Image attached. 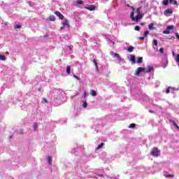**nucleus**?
I'll return each mask as SVG.
<instances>
[{"mask_svg": "<svg viewBox=\"0 0 179 179\" xmlns=\"http://www.w3.org/2000/svg\"><path fill=\"white\" fill-rule=\"evenodd\" d=\"M145 2H146V0H141V6L136 10V16L135 8L133 6L127 5V6L130 7L132 10L130 14V19H131L133 22H139V20H141L143 17V15L141 14V9L142 8V5H144V6H148V4L145 3Z\"/></svg>", "mask_w": 179, "mask_h": 179, "instance_id": "obj_1", "label": "nucleus"}, {"mask_svg": "<svg viewBox=\"0 0 179 179\" xmlns=\"http://www.w3.org/2000/svg\"><path fill=\"white\" fill-rule=\"evenodd\" d=\"M63 93L64 92H62V90L54 89L51 92L52 99H53L54 100H59Z\"/></svg>", "mask_w": 179, "mask_h": 179, "instance_id": "obj_2", "label": "nucleus"}, {"mask_svg": "<svg viewBox=\"0 0 179 179\" xmlns=\"http://www.w3.org/2000/svg\"><path fill=\"white\" fill-rule=\"evenodd\" d=\"M110 55H112L113 58H116L117 61L120 62V64H124V59H122L121 56H120V54L115 53L114 52H110Z\"/></svg>", "mask_w": 179, "mask_h": 179, "instance_id": "obj_3", "label": "nucleus"}, {"mask_svg": "<svg viewBox=\"0 0 179 179\" xmlns=\"http://www.w3.org/2000/svg\"><path fill=\"white\" fill-rule=\"evenodd\" d=\"M145 71H146L145 68L138 67L134 73V76H139V75H141L142 72H145Z\"/></svg>", "mask_w": 179, "mask_h": 179, "instance_id": "obj_4", "label": "nucleus"}, {"mask_svg": "<svg viewBox=\"0 0 179 179\" xmlns=\"http://www.w3.org/2000/svg\"><path fill=\"white\" fill-rule=\"evenodd\" d=\"M62 27H60V30H64L65 27H67L68 29H69V20L65 19L64 21L62 22Z\"/></svg>", "mask_w": 179, "mask_h": 179, "instance_id": "obj_5", "label": "nucleus"}, {"mask_svg": "<svg viewBox=\"0 0 179 179\" xmlns=\"http://www.w3.org/2000/svg\"><path fill=\"white\" fill-rule=\"evenodd\" d=\"M170 30H174V26L173 25H169L167 27H166V29H165L164 31H163V34H170L171 32L170 31Z\"/></svg>", "mask_w": 179, "mask_h": 179, "instance_id": "obj_6", "label": "nucleus"}, {"mask_svg": "<svg viewBox=\"0 0 179 179\" xmlns=\"http://www.w3.org/2000/svg\"><path fill=\"white\" fill-rule=\"evenodd\" d=\"M151 155L155 157H157L160 155V151L157 148H153L151 151Z\"/></svg>", "mask_w": 179, "mask_h": 179, "instance_id": "obj_7", "label": "nucleus"}, {"mask_svg": "<svg viewBox=\"0 0 179 179\" xmlns=\"http://www.w3.org/2000/svg\"><path fill=\"white\" fill-rule=\"evenodd\" d=\"M129 60L131 62V64H132V65H134V64H136V59L134 55H130Z\"/></svg>", "mask_w": 179, "mask_h": 179, "instance_id": "obj_8", "label": "nucleus"}, {"mask_svg": "<svg viewBox=\"0 0 179 179\" xmlns=\"http://www.w3.org/2000/svg\"><path fill=\"white\" fill-rule=\"evenodd\" d=\"M173 13V10L171 9H168L164 11V14L165 16H170Z\"/></svg>", "mask_w": 179, "mask_h": 179, "instance_id": "obj_9", "label": "nucleus"}, {"mask_svg": "<svg viewBox=\"0 0 179 179\" xmlns=\"http://www.w3.org/2000/svg\"><path fill=\"white\" fill-rule=\"evenodd\" d=\"M153 71V67L152 66H148L147 69H145V73H150V72H152Z\"/></svg>", "mask_w": 179, "mask_h": 179, "instance_id": "obj_10", "label": "nucleus"}, {"mask_svg": "<svg viewBox=\"0 0 179 179\" xmlns=\"http://www.w3.org/2000/svg\"><path fill=\"white\" fill-rule=\"evenodd\" d=\"M55 15L56 16H58V17H59V19H61L62 20H64V15H62L59 11H56Z\"/></svg>", "mask_w": 179, "mask_h": 179, "instance_id": "obj_11", "label": "nucleus"}, {"mask_svg": "<svg viewBox=\"0 0 179 179\" xmlns=\"http://www.w3.org/2000/svg\"><path fill=\"white\" fill-rule=\"evenodd\" d=\"M86 9H87V10H95L96 6H94V5H91L90 6L87 7Z\"/></svg>", "mask_w": 179, "mask_h": 179, "instance_id": "obj_12", "label": "nucleus"}, {"mask_svg": "<svg viewBox=\"0 0 179 179\" xmlns=\"http://www.w3.org/2000/svg\"><path fill=\"white\" fill-rule=\"evenodd\" d=\"M33 129H34V131L38 130V123H34Z\"/></svg>", "mask_w": 179, "mask_h": 179, "instance_id": "obj_13", "label": "nucleus"}, {"mask_svg": "<svg viewBox=\"0 0 179 179\" xmlns=\"http://www.w3.org/2000/svg\"><path fill=\"white\" fill-rule=\"evenodd\" d=\"M48 20H49L50 22H55V16L50 15L48 17Z\"/></svg>", "mask_w": 179, "mask_h": 179, "instance_id": "obj_14", "label": "nucleus"}, {"mask_svg": "<svg viewBox=\"0 0 179 179\" xmlns=\"http://www.w3.org/2000/svg\"><path fill=\"white\" fill-rule=\"evenodd\" d=\"M94 64L95 66V68L97 71H99V65L97 64V61H96V59H93Z\"/></svg>", "mask_w": 179, "mask_h": 179, "instance_id": "obj_15", "label": "nucleus"}, {"mask_svg": "<svg viewBox=\"0 0 179 179\" xmlns=\"http://www.w3.org/2000/svg\"><path fill=\"white\" fill-rule=\"evenodd\" d=\"M90 94H91V96L96 97V96H97V92H96L94 90H91Z\"/></svg>", "mask_w": 179, "mask_h": 179, "instance_id": "obj_16", "label": "nucleus"}, {"mask_svg": "<svg viewBox=\"0 0 179 179\" xmlns=\"http://www.w3.org/2000/svg\"><path fill=\"white\" fill-rule=\"evenodd\" d=\"M46 160H47L48 164H52V159H51V157L48 156Z\"/></svg>", "mask_w": 179, "mask_h": 179, "instance_id": "obj_17", "label": "nucleus"}, {"mask_svg": "<svg viewBox=\"0 0 179 179\" xmlns=\"http://www.w3.org/2000/svg\"><path fill=\"white\" fill-rule=\"evenodd\" d=\"M142 62H143V57H138L137 60V64H142Z\"/></svg>", "mask_w": 179, "mask_h": 179, "instance_id": "obj_18", "label": "nucleus"}, {"mask_svg": "<svg viewBox=\"0 0 179 179\" xmlns=\"http://www.w3.org/2000/svg\"><path fill=\"white\" fill-rule=\"evenodd\" d=\"M134 47L133 46H129L127 47V51L128 52H132L134 51Z\"/></svg>", "mask_w": 179, "mask_h": 179, "instance_id": "obj_19", "label": "nucleus"}, {"mask_svg": "<svg viewBox=\"0 0 179 179\" xmlns=\"http://www.w3.org/2000/svg\"><path fill=\"white\" fill-rule=\"evenodd\" d=\"M0 61H6V57L3 55H0Z\"/></svg>", "mask_w": 179, "mask_h": 179, "instance_id": "obj_20", "label": "nucleus"}, {"mask_svg": "<svg viewBox=\"0 0 179 179\" xmlns=\"http://www.w3.org/2000/svg\"><path fill=\"white\" fill-rule=\"evenodd\" d=\"M153 26H154L153 23L150 24L149 26H148V29L150 30H155V28Z\"/></svg>", "mask_w": 179, "mask_h": 179, "instance_id": "obj_21", "label": "nucleus"}, {"mask_svg": "<svg viewBox=\"0 0 179 179\" xmlns=\"http://www.w3.org/2000/svg\"><path fill=\"white\" fill-rule=\"evenodd\" d=\"M170 3H173V5H178V3L176 0H169Z\"/></svg>", "mask_w": 179, "mask_h": 179, "instance_id": "obj_22", "label": "nucleus"}, {"mask_svg": "<svg viewBox=\"0 0 179 179\" xmlns=\"http://www.w3.org/2000/svg\"><path fill=\"white\" fill-rule=\"evenodd\" d=\"M103 146H104V143H101L97 146V148H96V150H99V149H101Z\"/></svg>", "mask_w": 179, "mask_h": 179, "instance_id": "obj_23", "label": "nucleus"}, {"mask_svg": "<svg viewBox=\"0 0 179 179\" xmlns=\"http://www.w3.org/2000/svg\"><path fill=\"white\" fill-rule=\"evenodd\" d=\"M108 43L113 47V45H114V44H115V43L111 40H108Z\"/></svg>", "mask_w": 179, "mask_h": 179, "instance_id": "obj_24", "label": "nucleus"}, {"mask_svg": "<svg viewBox=\"0 0 179 179\" xmlns=\"http://www.w3.org/2000/svg\"><path fill=\"white\" fill-rule=\"evenodd\" d=\"M66 71V73L68 75H70L71 74V66H67Z\"/></svg>", "mask_w": 179, "mask_h": 179, "instance_id": "obj_25", "label": "nucleus"}, {"mask_svg": "<svg viewBox=\"0 0 179 179\" xmlns=\"http://www.w3.org/2000/svg\"><path fill=\"white\" fill-rule=\"evenodd\" d=\"M83 103V107L84 108H86V107H87V102H86V101H82Z\"/></svg>", "mask_w": 179, "mask_h": 179, "instance_id": "obj_26", "label": "nucleus"}, {"mask_svg": "<svg viewBox=\"0 0 179 179\" xmlns=\"http://www.w3.org/2000/svg\"><path fill=\"white\" fill-rule=\"evenodd\" d=\"M164 177H166V178H173V177H174V176L170 175V174H165Z\"/></svg>", "mask_w": 179, "mask_h": 179, "instance_id": "obj_27", "label": "nucleus"}, {"mask_svg": "<svg viewBox=\"0 0 179 179\" xmlns=\"http://www.w3.org/2000/svg\"><path fill=\"white\" fill-rule=\"evenodd\" d=\"M163 5L167 6V5H169V0H163Z\"/></svg>", "mask_w": 179, "mask_h": 179, "instance_id": "obj_28", "label": "nucleus"}, {"mask_svg": "<svg viewBox=\"0 0 179 179\" xmlns=\"http://www.w3.org/2000/svg\"><path fill=\"white\" fill-rule=\"evenodd\" d=\"M77 5H83V1L78 0Z\"/></svg>", "mask_w": 179, "mask_h": 179, "instance_id": "obj_29", "label": "nucleus"}, {"mask_svg": "<svg viewBox=\"0 0 179 179\" xmlns=\"http://www.w3.org/2000/svg\"><path fill=\"white\" fill-rule=\"evenodd\" d=\"M135 127H136V124H135L134 123H131V124L129 126V128H135Z\"/></svg>", "mask_w": 179, "mask_h": 179, "instance_id": "obj_30", "label": "nucleus"}, {"mask_svg": "<svg viewBox=\"0 0 179 179\" xmlns=\"http://www.w3.org/2000/svg\"><path fill=\"white\" fill-rule=\"evenodd\" d=\"M14 27H15V29H21L22 28V25H20V24H15Z\"/></svg>", "mask_w": 179, "mask_h": 179, "instance_id": "obj_31", "label": "nucleus"}, {"mask_svg": "<svg viewBox=\"0 0 179 179\" xmlns=\"http://www.w3.org/2000/svg\"><path fill=\"white\" fill-rule=\"evenodd\" d=\"M134 30H136V31H139V30H141V27H139V26H136Z\"/></svg>", "mask_w": 179, "mask_h": 179, "instance_id": "obj_32", "label": "nucleus"}, {"mask_svg": "<svg viewBox=\"0 0 179 179\" xmlns=\"http://www.w3.org/2000/svg\"><path fill=\"white\" fill-rule=\"evenodd\" d=\"M176 61L177 63H178V65H179V54L176 55Z\"/></svg>", "mask_w": 179, "mask_h": 179, "instance_id": "obj_33", "label": "nucleus"}, {"mask_svg": "<svg viewBox=\"0 0 179 179\" xmlns=\"http://www.w3.org/2000/svg\"><path fill=\"white\" fill-rule=\"evenodd\" d=\"M97 176H98L99 177H104V178L106 177V178H108V176H103V175L100 174V173H97Z\"/></svg>", "mask_w": 179, "mask_h": 179, "instance_id": "obj_34", "label": "nucleus"}, {"mask_svg": "<svg viewBox=\"0 0 179 179\" xmlns=\"http://www.w3.org/2000/svg\"><path fill=\"white\" fill-rule=\"evenodd\" d=\"M175 90H176V89L174 87H170V92H171V93H174Z\"/></svg>", "mask_w": 179, "mask_h": 179, "instance_id": "obj_35", "label": "nucleus"}, {"mask_svg": "<svg viewBox=\"0 0 179 179\" xmlns=\"http://www.w3.org/2000/svg\"><path fill=\"white\" fill-rule=\"evenodd\" d=\"M170 92H171V91H170V87H168L166 88V94H169V93H170Z\"/></svg>", "mask_w": 179, "mask_h": 179, "instance_id": "obj_36", "label": "nucleus"}, {"mask_svg": "<svg viewBox=\"0 0 179 179\" xmlns=\"http://www.w3.org/2000/svg\"><path fill=\"white\" fill-rule=\"evenodd\" d=\"M148 34H149V31H145L144 33V37L145 38L148 37Z\"/></svg>", "mask_w": 179, "mask_h": 179, "instance_id": "obj_37", "label": "nucleus"}, {"mask_svg": "<svg viewBox=\"0 0 179 179\" xmlns=\"http://www.w3.org/2000/svg\"><path fill=\"white\" fill-rule=\"evenodd\" d=\"M173 124L174 127H176V128H177V129H178V128H179L178 124H177L176 122H173Z\"/></svg>", "mask_w": 179, "mask_h": 179, "instance_id": "obj_38", "label": "nucleus"}, {"mask_svg": "<svg viewBox=\"0 0 179 179\" xmlns=\"http://www.w3.org/2000/svg\"><path fill=\"white\" fill-rule=\"evenodd\" d=\"M154 96H155V97H159V96H160V93H159V92H155V93L154 94Z\"/></svg>", "mask_w": 179, "mask_h": 179, "instance_id": "obj_39", "label": "nucleus"}, {"mask_svg": "<svg viewBox=\"0 0 179 179\" xmlns=\"http://www.w3.org/2000/svg\"><path fill=\"white\" fill-rule=\"evenodd\" d=\"M153 44H155V46L157 47V40L154 39V41H153Z\"/></svg>", "mask_w": 179, "mask_h": 179, "instance_id": "obj_40", "label": "nucleus"}, {"mask_svg": "<svg viewBox=\"0 0 179 179\" xmlns=\"http://www.w3.org/2000/svg\"><path fill=\"white\" fill-rule=\"evenodd\" d=\"M159 52H161V54H163V52H164V49L163 48H161L159 49Z\"/></svg>", "mask_w": 179, "mask_h": 179, "instance_id": "obj_41", "label": "nucleus"}, {"mask_svg": "<svg viewBox=\"0 0 179 179\" xmlns=\"http://www.w3.org/2000/svg\"><path fill=\"white\" fill-rule=\"evenodd\" d=\"M176 36L178 38V40L179 41V34L178 32L176 33Z\"/></svg>", "mask_w": 179, "mask_h": 179, "instance_id": "obj_42", "label": "nucleus"}, {"mask_svg": "<svg viewBox=\"0 0 179 179\" xmlns=\"http://www.w3.org/2000/svg\"><path fill=\"white\" fill-rule=\"evenodd\" d=\"M87 94L86 93V91H85V92H84V94H83V96H84V97H86V95H87Z\"/></svg>", "mask_w": 179, "mask_h": 179, "instance_id": "obj_43", "label": "nucleus"}, {"mask_svg": "<svg viewBox=\"0 0 179 179\" xmlns=\"http://www.w3.org/2000/svg\"><path fill=\"white\" fill-rule=\"evenodd\" d=\"M156 85H157V86H159V85H160V82L157 81V82H156Z\"/></svg>", "mask_w": 179, "mask_h": 179, "instance_id": "obj_44", "label": "nucleus"}, {"mask_svg": "<svg viewBox=\"0 0 179 179\" xmlns=\"http://www.w3.org/2000/svg\"><path fill=\"white\" fill-rule=\"evenodd\" d=\"M138 38H139V40H145V37H140Z\"/></svg>", "mask_w": 179, "mask_h": 179, "instance_id": "obj_45", "label": "nucleus"}, {"mask_svg": "<svg viewBox=\"0 0 179 179\" xmlns=\"http://www.w3.org/2000/svg\"><path fill=\"white\" fill-rule=\"evenodd\" d=\"M74 78H76V79H78L79 80V77L74 76Z\"/></svg>", "mask_w": 179, "mask_h": 179, "instance_id": "obj_46", "label": "nucleus"}, {"mask_svg": "<svg viewBox=\"0 0 179 179\" xmlns=\"http://www.w3.org/2000/svg\"><path fill=\"white\" fill-rule=\"evenodd\" d=\"M173 55H176V53L174 52H172Z\"/></svg>", "mask_w": 179, "mask_h": 179, "instance_id": "obj_47", "label": "nucleus"}, {"mask_svg": "<svg viewBox=\"0 0 179 179\" xmlns=\"http://www.w3.org/2000/svg\"><path fill=\"white\" fill-rule=\"evenodd\" d=\"M44 101H45V103H47V99H44Z\"/></svg>", "mask_w": 179, "mask_h": 179, "instance_id": "obj_48", "label": "nucleus"}, {"mask_svg": "<svg viewBox=\"0 0 179 179\" xmlns=\"http://www.w3.org/2000/svg\"><path fill=\"white\" fill-rule=\"evenodd\" d=\"M68 48H69V50H71V46H68Z\"/></svg>", "mask_w": 179, "mask_h": 179, "instance_id": "obj_49", "label": "nucleus"}, {"mask_svg": "<svg viewBox=\"0 0 179 179\" xmlns=\"http://www.w3.org/2000/svg\"><path fill=\"white\" fill-rule=\"evenodd\" d=\"M149 112H150V113H153V111H152V110H149Z\"/></svg>", "mask_w": 179, "mask_h": 179, "instance_id": "obj_50", "label": "nucleus"}, {"mask_svg": "<svg viewBox=\"0 0 179 179\" xmlns=\"http://www.w3.org/2000/svg\"><path fill=\"white\" fill-rule=\"evenodd\" d=\"M71 153H72V154H73V153H75V152H73V151H71Z\"/></svg>", "mask_w": 179, "mask_h": 179, "instance_id": "obj_51", "label": "nucleus"}, {"mask_svg": "<svg viewBox=\"0 0 179 179\" xmlns=\"http://www.w3.org/2000/svg\"><path fill=\"white\" fill-rule=\"evenodd\" d=\"M144 23H141V26H143Z\"/></svg>", "mask_w": 179, "mask_h": 179, "instance_id": "obj_52", "label": "nucleus"}, {"mask_svg": "<svg viewBox=\"0 0 179 179\" xmlns=\"http://www.w3.org/2000/svg\"><path fill=\"white\" fill-rule=\"evenodd\" d=\"M10 139H12V136H10Z\"/></svg>", "mask_w": 179, "mask_h": 179, "instance_id": "obj_53", "label": "nucleus"}, {"mask_svg": "<svg viewBox=\"0 0 179 179\" xmlns=\"http://www.w3.org/2000/svg\"><path fill=\"white\" fill-rule=\"evenodd\" d=\"M141 174H142V173H139V176H141Z\"/></svg>", "mask_w": 179, "mask_h": 179, "instance_id": "obj_54", "label": "nucleus"}]
</instances>
